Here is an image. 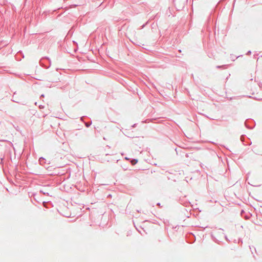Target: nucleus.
Segmentation results:
<instances>
[{
    "instance_id": "nucleus-1",
    "label": "nucleus",
    "mask_w": 262,
    "mask_h": 262,
    "mask_svg": "<svg viewBox=\"0 0 262 262\" xmlns=\"http://www.w3.org/2000/svg\"><path fill=\"white\" fill-rule=\"evenodd\" d=\"M131 162H132V164L133 165H135V164H136V163H137V160H132V161H131Z\"/></svg>"
}]
</instances>
